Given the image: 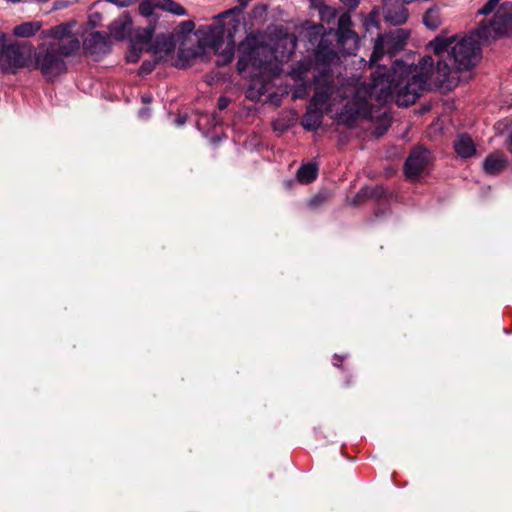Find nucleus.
I'll return each mask as SVG.
<instances>
[{"label": "nucleus", "mask_w": 512, "mask_h": 512, "mask_svg": "<svg viewBox=\"0 0 512 512\" xmlns=\"http://www.w3.org/2000/svg\"><path fill=\"white\" fill-rule=\"evenodd\" d=\"M458 83L456 73L443 61L434 66L431 56H424L415 66L396 61L390 73H386V68L378 67L369 85H358L354 97L345 104L337 119L347 126H352L358 119L373 121L382 113L373 106L372 99L379 104L394 99L398 106L406 107L414 104L424 91L432 88L452 90Z\"/></svg>", "instance_id": "f257e3e1"}, {"label": "nucleus", "mask_w": 512, "mask_h": 512, "mask_svg": "<svg viewBox=\"0 0 512 512\" xmlns=\"http://www.w3.org/2000/svg\"><path fill=\"white\" fill-rule=\"evenodd\" d=\"M332 46V42L324 37L321 38L315 53V60L318 66L326 67L339 59ZM317 70L318 73L316 74V67L313 61L305 58L296 63L290 71L291 77L295 82H298L293 93L294 98H302L307 95V88L310 86V75L314 82V95L301 120L303 128L307 131H315L320 127L323 119L322 107L334 94V85L330 72L326 68H318Z\"/></svg>", "instance_id": "f03ea898"}, {"label": "nucleus", "mask_w": 512, "mask_h": 512, "mask_svg": "<svg viewBox=\"0 0 512 512\" xmlns=\"http://www.w3.org/2000/svg\"><path fill=\"white\" fill-rule=\"evenodd\" d=\"M483 41L486 40L480 39L474 30L460 39L455 36H437L429 43V47L438 56L437 63L443 61L459 76V71L470 70L479 62Z\"/></svg>", "instance_id": "7ed1b4c3"}, {"label": "nucleus", "mask_w": 512, "mask_h": 512, "mask_svg": "<svg viewBox=\"0 0 512 512\" xmlns=\"http://www.w3.org/2000/svg\"><path fill=\"white\" fill-rule=\"evenodd\" d=\"M64 58L65 56L56 51L54 46L42 44L34 55L32 68L39 70L48 81H53L67 72Z\"/></svg>", "instance_id": "20e7f679"}, {"label": "nucleus", "mask_w": 512, "mask_h": 512, "mask_svg": "<svg viewBox=\"0 0 512 512\" xmlns=\"http://www.w3.org/2000/svg\"><path fill=\"white\" fill-rule=\"evenodd\" d=\"M239 60L237 67L240 72L252 66L261 69L271 57V52L266 45H263L254 35H248L239 45Z\"/></svg>", "instance_id": "39448f33"}, {"label": "nucleus", "mask_w": 512, "mask_h": 512, "mask_svg": "<svg viewBox=\"0 0 512 512\" xmlns=\"http://www.w3.org/2000/svg\"><path fill=\"white\" fill-rule=\"evenodd\" d=\"M512 28V2H504L497 9L492 20L480 22L475 34L480 39H495Z\"/></svg>", "instance_id": "423d86ee"}, {"label": "nucleus", "mask_w": 512, "mask_h": 512, "mask_svg": "<svg viewBox=\"0 0 512 512\" xmlns=\"http://www.w3.org/2000/svg\"><path fill=\"white\" fill-rule=\"evenodd\" d=\"M72 27L70 23H63L51 27L47 32V37L52 39L47 44L54 46L55 50L65 57L75 54L80 49V39L72 32Z\"/></svg>", "instance_id": "0eeeda50"}, {"label": "nucleus", "mask_w": 512, "mask_h": 512, "mask_svg": "<svg viewBox=\"0 0 512 512\" xmlns=\"http://www.w3.org/2000/svg\"><path fill=\"white\" fill-rule=\"evenodd\" d=\"M30 53L31 49L26 53L18 44H5L0 58L2 70L6 73H15L17 69L32 67Z\"/></svg>", "instance_id": "6e6552de"}, {"label": "nucleus", "mask_w": 512, "mask_h": 512, "mask_svg": "<svg viewBox=\"0 0 512 512\" xmlns=\"http://www.w3.org/2000/svg\"><path fill=\"white\" fill-rule=\"evenodd\" d=\"M352 20L348 13H343L338 18L337 37L338 45L344 55L354 54L359 46V36L351 29Z\"/></svg>", "instance_id": "1a4fd4ad"}, {"label": "nucleus", "mask_w": 512, "mask_h": 512, "mask_svg": "<svg viewBox=\"0 0 512 512\" xmlns=\"http://www.w3.org/2000/svg\"><path fill=\"white\" fill-rule=\"evenodd\" d=\"M155 9H160L169 12L175 16H186L187 10L175 2L174 0H142L139 3V12L142 16L149 18L154 22V19H159L154 13Z\"/></svg>", "instance_id": "9d476101"}, {"label": "nucleus", "mask_w": 512, "mask_h": 512, "mask_svg": "<svg viewBox=\"0 0 512 512\" xmlns=\"http://www.w3.org/2000/svg\"><path fill=\"white\" fill-rule=\"evenodd\" d=\"M110 46V36L100 31L90 33L83 41L85 54L91 56L94 60H99L109 53Z\"/></svg>", "instance_id": "9b49d317"}, {"label": "nucleus", "mask_w": 512, "mask_h": 512, "mask_svg": "<svg viewBox=\"0 0 512 512\" xmlns=\"http://www.w3.org/2000/svg\"><path fill=\"white\" fill-rule=\"evenodd\" d=\"M430 160L429 151L424 148L414 149L406 159L404 170L409 179L418 178L427 168Z\"/></svg>", "instance_id": "f8f14e48"}, {"label": "nucleus", "mask_w": 512, "mask_h": 512, "mask_svg": "<svg viewBox=\"0 0 512 512\" xmlns=\"http://www.w3.org/2000/svg\"><path fill=\"white\" fill-rule=\"evenodd\" d=\"M384 19L391 25L398 26L404 24L408 17V10L399 0H383Z\"/></svg>", "instance_id": "ddd939ff"}, {"label": "nucleus", "mask_w": 512, "mask_h": 512, "mask_svg": "<svg viewBox=\"0 0 512 512\" xmlns=\"http://www.w3.org/2000/svg\"><path fill=\"white\" fill-rule=\"evenodd\" d=\"M132 25V19L128 13H124L109 25L110 37L117 41L128 37Z\"/></svg>", "instance_id": "4468645a"}, {"label": "nucleus", "mask_w": 512, "mask_h": 512, "mask_svg": "<svg viewBox=\"0 0 512 512\" xmlns=\"http://www.w3.org/2000/svg\"><path fill=\"white\" fill-rule=\"evenodd\" d=\"M381 37L386 43L387 52L393 54L403 48L409 37V32L405 29H397L393 32L381 35Z\"/></svg>", "instance_id": "2eb2a0df"}, {"label": "nucleus", "mask_w": 512, "mask_h": 512, "mask_svg": "<svg viewBox=\"0 0 512 512\" xmlns=\"http://www.w3.org/2000/svg\"><path fill=\"white\" fill-rule=\"evenodd\" d=\"M456 154L463 158H471L476 154V146L473 139L468 134L458 135L453 142Z\"/></svg>", "instance_id": "dca6fc26"}, {"label": "nucleus", "mask_w": 512, "mask_h": 512, "mask_svg": "<svg viewBox=\"0 0 512 512\" xmlns=\"http://www.w3.org/2000/svg\"><path fill=\"white\" fill-rule=\"evenodd\" d=\"M507 164L508 160L502 152H494L485 158L483 169L489 175H497L507 167Z\"/></svg>", "instance_id": "f3484780"}, {"label": "nucleus", "mask_w": 512, "mask_h": 512, "mask_svg": "<svg viewBox=\"0 0 512 512\" xmlns=\"http://www.w3.org/2000/svg\"><path fill=\"white\" fill-rule=\"evenodd\" d=\"M41 29L38 21L24 22L14 27L13 34L16 37L29 38L34 36Z\"/></svg>", "instance_id": "a211bd4d"}, {"label": "nucleus", "mask_w": 512, "mask_h": 512, "mask_svg": "<svg viewBox=\"0 0 512 512\" xmlns=\"http://www.w3.org/2000/svg\"><path fill=\"white\" fill-rule=\"evenodd\" d=\"M317 166L313 163H308L301 166L297 172V179L301 183H310L315 180L317 176Z\"/></svg>", "instance_id": "6ab92c4d"}, {"label": "nucleus", "mask_w": 512, "mask_h": 512, "mask_svg": "<svg viewBox=\"0 0 512 512\" xmlns=\"http://www.w3.org/2000/svg\"><path fill=\"white\" fill-rule=\"evenodd\" d=\"M423 23L429 29H437L441 25V14L439 8H429L423 16Z\"/></svg>", "instance_id": "aec40b11"}, {"label": "nucleus", "mask_w": 512, "mask_h": 512, "mask_svg": "<svg viewBox=\"0 0 512 512\" xmlns=\"http://www.w3.org/2000/svg\"><path fill=\"white\" fill-rule=\"evenodd\" d=\"M386 50H387L386 43H385L384 39L381 37V35H379L377 37V39L375 40L374 50H373L370 60H369L370 66L377 64V62L385 54Z\"/></svg>", "instance_id": "412c9836"}, {"label": "nucleus", "mask_w": 512, "mask_h": 512, "mask_svg": "<svg viewBox=\"0 0 512 512\" xmlns=\"http://www.w3.org/2000/svg\"><path fill=\"white\" fill-rule=\"evenodd\" d=\"M234 58V43L231 40L225 49H223L219 54L216 61L218 66H225L233 61Z\"/></svg>", "instance_id": "4be33fe9"}, {"label": "nucleus", "mask_w": 512, "mask_h": 512, "mask_svg": "<svg viewBox=\"0 0 512 512\" xmlns=\"http://www.w3.org/2000/svg\"><path fill=\"white\" fill-rule=\"evenodd\" d=\"M175 39L172 34L169 35H161L157 37L156 46L160 51H164L169 53L175 48Z\"/></svg>", "instance_id": "5701e85b"}, {"label": "nucleus", "mask_w": 512, "mask_h": 512, "mask_svg": "<svg viewBox=\"0 0 512 512\" xmlns=\"http://www.w3.org/2000/svg\"><path fill=\"white\" fill-rule=\"evenodd\" d=\"M157 25V19L149 20L148 26L137 33V38L143 42L148 43L151 41Z\"/></svg>", "instance_id": "b1692460"}, {"label": "nucleus", "mask_w": 512, "mask_h": 512, "mask_svg": "<svg viewBox=\"0 0 512 512\" xmlns=\"http://www.w3.org/2000/svg\"><path fill=\"white\" fill-rule=\"evenodd\" d=\"M378 15H379V8L374 7L364 20V26L366 29H369L370 27H373V26H377Z\"/></svg>", "instance_id": "393cba45"}, {"label": "nucleus", "mask_w": 512, "mask_h": 512, "mask_svg": "<svg viewBox=\"0 0 512 512\" xmlns=\"http://www.w3.org/2000/svg\"><path fill=\"white\" fill-rule=\"evenodd\" d=\"M499 3V0H488L487 3L478 10V14L480 15H488L491 13L496 5Z\"/></svg>", "instance_id": "a878e982"}, {"label": "nucleus", "mask_w": 512, "mask_h": 512, "mask_svg": "<svg viewBox=\"0 0 512 512\" xmlns=\"http://www.w3.org/2000/svg\"><path fill=\"white\" fill-rule=\"evenodd\" d=\"M194 28L195 24L192 20L183 21L178 25L179 32L183 34H190Z\"/></svg>", "instance_id": "bb28decb"}, {"label": "nucleus", "mask_w": 512, "mask_h": 512, "mask_svg": "<svg viewBox=\"0 0 512 512\" xmlns=\"http://www.w3.org/2000/svg\"><path fill=\"white\" fill-rule=\"evenodd\" d=\"M372 195V189L371 188H363L360 190V192L356 195V197L353 200V204L357 205L361 199L366 198L368 196Z\"/></svg>", "instance_id": "cd10ccee"}, {"label": "nucleus", "mask_w": 512, "mask_h": 512, "mask_svg": "<svg viewBox=\"0 0 512 512\" xmlns=\"http://www.w3.org/2000/svg\"><path fill=\"white\" fill-rule=\"evenodd\" d=\"M107 2L116 5L117 7L124 8L129 7L136 3L138 0H106Z\"/></svg>", "instance_id": "c85d7f7f"}, {"label": "nucleus", "mask_w": 512, "mask_h": 512, "mask_svg": "<svg viewBox=\"0 0 512 512\" xmlns=\"http://www.w3.org/2000/svg\"><path fill=\"white\" fill-rule=\"evenodd\" d=\"M229 103H230V100L227 97L222 96L218 99L217 105L220 110H224L228 107Z\"/></svg>", "instance_id": "c756f323"}, {"label": "nucleus", "mask_w": 512, "mask_h": 512, "mask_svg": "<svg viewBox=\"0 0 512 512\" xmlns=\"http://www.w3.org/2000/svg\"><path fill=\"white\" fill-rule=\"evenodd\" d=\"M345 6L351 8V9H355L359 3H360V0H340Z\"/></svg>", "instance_id": "7c9ffc66"}, {"label": "nucleus", "mask_w": 512, "mask_h": 512, "mask_svg": "<svg viewBox=\"0 0 512 512\" xmlns=\"http://www.w3.org/2000/svg\"><path fill=\"white\" fill-rule=\"evenodd\" d=\"M507 149L512 154V132L509 134L507 139Z\"/></svg>", "instance_id": "2f4dec72"}, {"label": "nucleus", "mask_w": 512, "mask_h": 512, "mask_svg": "<svg viewBox=\"0 0 512 512\" xmlns=\"http://www.w3.org/2000/svg\"><path fill=\"white\" fill-rule=\"evenodd\" d=\"M185 121H186L185 117H181V116H180V117H178V118L176 119V124H177V125H179V126H181V125H183V124L185 123Z\"/></svg>", "instance_id": "473e14b6"}, {"label": "nucleus", "mask_w": 512, "mask_h": 512, "mask_svg": "<svg viewBox=\"0 0 512 512\" xmlns=\"http://www.w3.org/2000/svg\"><path fill=\"white\" fill-rule=\"evenodd\" d=\"M151 69H152V67L150 64L147 65V64L143 63L141 66L142 71H151Z\"/></svg>", "instance_id": "72a5a7b5"}, {"label": "nucleus", "mask_w": 512, "mask_h": 512, "mask_svg": "<svg viewBox=\"0 0 512 512\" xmlns=\"http://www.w3.org/2000/svg\"><path fill=\"white\" fill-rule=\"evenodd\" d=\"M251 0H238L241 7L245 8Z\"/></svg>", "instance_id": "f704fd0d"}, {"label": "nucleus", "mask_w": 512, "mask_h": 512, "mask_svg": "<svg viewBox=\"0 0 512 512\" xmlns=\"http://www.w3.org/2000/svg\"><path fill=\"white\" fill-rule=\"evenodd\" d=\"M319 201H320V196H316V197H314V198L311 200L310 204L314 206V205H316Z\"/></svg>", "instance_id": "c9c22d12"}, {"label": "nucleus", "mask_w": 512, "mask_h": 512, "mask_svg": "<svg viewBox=\"0 0 512 512\" xmlns=\"http://www.w3.org/2000/svg\"><path fill=\"white\" fill-rule=\"evenodd\" d=\"M142 100H143V102H147V103H148V102H150V101H151V98H150V97H148V96H143V97H142Z\"/></svg>", "instance_id": "e433bc0d"}, {"label": "nucleus", "mask_w": 512, "mask_h": 512, "mask_svg": "<svg viewBox=\"0 0 512 512\" xmlns=\"http://www.w3.org/2000/svg\"><path fill=\"white\" fill-rule=\"evenodd\" d=\"M383 133H384V131H379V132L377 131V132H376V134H377V136H378V137H379V136H381V135H383Z\"/></svg>", "instance_id": "4c0bfd02"}, {"label": "nucleus", "mask_w": 512, "mask_h": 512, "mask_svg": "<svg viewBox=\"0 0 512 512\" xmlns=\"http://www.w3.org/2000/svg\"><path fill=\"white\" fill-rule=\"evenodd\" d=\"M214 48L216 49V51L219 50V47L216 44H214Z\"/></svg>", "instance_id": "58836bf2"}]
</instances>
